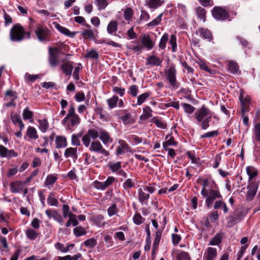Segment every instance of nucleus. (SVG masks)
Listing matches in <instances>:
<instances>
[{
	"instance_id": "c9c22d12",
	"label": "nucleus",
	"mask_w": 260,
	"mask_h": 260,
	"mask_svg": "<svg viewBox=\"0 0 260 260\" xmlns=\"http://www.w3.org/2000/svg\"><path fill=\"white\" fill-rule=\"evenodd\" d=\"M91 220L98 226H103L105 224L104 217L102 215H97L91 218Z\"/></svg>"
},
{
	"instance_id": "5701e85b",
	"label": "nucleus",
	"mask_w": 260,
	"mask_h": 260,
	"mask_svg": "<svg viewBox=\"0 0 260 260\" xmlns=\"http://www.w3.org/2000/svg\"><path fill=\"white\" fill-rule=\"evenodd\" d=\"M54 26L55 28L59 31L61 33L64 34V35L70 37L71 38L74 37L76 35L75 32H71L70 30L61 25L55 22L54 23Z\"/></svg>"
},
{
	"instance_id": "4468645a",
	"label": "nucleus",
	"mask_w": 260,
	"mask_h": 260,
	"mask_svg": "<svg viewBox=\"0 0 260 260\" xmlns=\"http://www.w3.org/2000/svg\"><path fill=\"white\" fill-rule=\"evenodd\" d=\"M258 188V183L255 181L251 182L247 186L248 189L246 200L251 201L255 195Z\"/></svg>"
},
{
	"instance_id": "052dcab7",
	"label": "nucleus",
	"mask_w": 260,
	"mask_h": 260,
	"mask_svg": "<svg viewBox=\"0 0 260 260\" xmlns=\"http://www.w3.org/2000/svg\"><path fill=\"white\" fill-rule=\"evenodd\" d=\"M161 235L162 232L160 231H157L155 232V237L153 243V247H154V248L158 247Z\"/></svg>"
},
{
	"instance_id": "79ce46f5",
	"label": "nucleus",
	"mask_w": 260,
	"mask_h": 260,
	"mask_svg": "<svg viewBox=\"0 0 260 260\" xmlns=\"http://www.w3.org/2000/svg\"><path fill=\"white\" fill-rule=\"evenodd\" d=\"M79 222L77 219V216L75 214H73L69 217V219L66 224V227H70L71 225L74 226L78 225Z\"/></svg>"
},
{
	"instance_id": "0e129e2a",
	"label": "nucleus",
	"mask_w": 260,
	"mask_h": 260,
	"mask_svg": "<svg viewBox=\"0 0 260 260\" xmlns=\"http://www.w3.org/2000/svg\"><path fill=\"white\" fill-rule=\"evenodd\" d=\"M87 135L90 136V138L95 140L99 137L100 128H99L98 130L94 128L90 129L88 130V134Z\"/></svg>"
},
{
	"instance_id": "49530a36",
	"label": "nucleus",
	"mask_w": 260,
	"mask_h": 260,
	"mask_svg": "<svg viewBox=\"0 0 260 260\" xmlns=\"http://www.w3.org/2000/svg\"><path fill=\"white\" fill-rule=\"evenodd\" d=\"M39 129L43 133H45L49 127V124L46 119L38 120Z\"/></svg>"
},
{
	"instance_id": "f257e3e1",
	"label": "nucleus",
	"mask_w": 260,
	"mask_h": 260,
	"mask_svg": "<svg viewBox=\"0 0 260 260\" xmlns=\"http://www.w3.org/2000/svg\"><path fill=\"white\" fill-rule=\"evenodd\" d=\"M81 122L80 117L76 113L75 108L71 105L69 109L68 114L61 120V123L66 128L71 132L74 131V127H77Z\"/></svg>"
},
{
	"instance_id": "9d476101",
	"label": "nucleus",
	"mask_w": 260,
	"mask_h": 260,
	"mask_svg": "<svg viewBox=\"0 0 260 260\" xmlns=\"http://www.w3.org/2000/svg\"><path fill=\"white\" fill-rule=\"evenodd\" d=\"M208 116H212L210 110L203 105L202 107L194 113L195 119L198 121H201L204 118H208Z\"/></svg>"
},
{
	"instance_id": "338daca9",
	"label": "nucleus",
	"mask_w": 260,
	"mask_h": 260,
	"mask_svg": "<svg viewBox=\"0 0 260 260\" xmlns=\"http://www.w3.org/2000/svg\"><path fill=\"white\" fill-rule=\"evenodd\" d=\"M182 106L185 112L189 114H192L195 110L194 107L187 103H183L182 104Z\"/></svg>"
},
{
	"instance_id": "a18cd8bd",
	"label": "nucleus",
	"mask_w": 260,
	"mask_h": 260,
	"mask_svg": "<svg viewBox=\"0 0 260 260\" xmlns=\"http://www.w3.org/2000/svg\"><path fill=\"white\" fill-rule=\"evenodd\" d=\"M253 140L260 143V123H256L254 125L253 130Z\"/></svg>"
},
{
	"instance_id": "5fc2aeb1",
	"label": "nucleus",
	"mask_w": 260,
	"mask_h": 260,
	"mask_svg": "<svg viewBox=\"0 0 260 260\" xmlns=\"http://www.w3.org/2000/svg\"><path fill=\"white\" fill-rule=\"evenodd\" d=\"M74 214L71 212L69 205L64 204L62 205V215L63 217L66 218Z\"/></svg>"
},
{
	"instance_id": "e2e57ef3",
	"label": "nucleus",
	"mask_w": 260,
	"mask_h": 260,
	"mask_svg": "<svg viewBox=\"0 0 260 260\" xmlns=\"http://www.w3.org/2000/svg\"><path fill=\"white\" fill-rule=\"evenodd\" d=\"M95 2L99 10L105 9L108 5L107 0H95Z\"/></svg>"
},
{
	"instance_id": "603ef678",
	"label": "nucleus",
	"mask_w": 260,
	"mask_h": 260,
	"mask_svg": "<svg viewBox=\"0 0 260 260\" xmlns=\"http://www.w3.org/2000/svg\"><path fill=\"white\" fill-rule=\"evenodd\" d=\"M73 232L76 237H80L86 234L85 229L82 226H77L74 229Z\"/></svg>"
},
{
	"instance_id": "393cba45",
	"label": "nucleus",
	"mask_w": 260,
	"mask_h": 260,
	"mask_svg": "<svg viewBox=\"0 0 260 260\" xmlns=\"http://www.w3.org/2000/svg\"><path fill=\"white\" fill-rule=\"evenodd\" d=\"M215 182L212 179H204L202 180V189L201 191L202 196L206 195L207 191H208L207 187L211 186Z\"/></svg>"
},
{
	"instance_id": "ddd939ff",
	"label": "nucleus",
	"mask_w": 260,
	"mask_h": 260,
	"mask_svg": "<svg viewBox=\"0 0 260 260\" xmlns=\"http://www.w3.org/2000/svg\"><path fill=\"white\" fill-rule=\"evenodd\" d=\"M18 156V153L13 149H8L6 147L0 145V157L10 159Z\"/></svg>"
},
{
	"instance_id": "680f3d73",
	"label": "nucleus",
	"mask_w": 260,
	"mask_h": 260,
	"mask_svg": "<svg viewBox=\"0 0 260 260\" xmlns=\"http://www.w3.org/2000/svg\"><path fill=\"white\" fill-rule=\"evenodd\" d=\"M133 220L135 224L140 225L144 222L145 218H144L140 213H136L134 216Z\"/></svg>"
},
{
	"instance_id": "6e6552de",
	"label": "nucleus",
	"mask_w": 260,
	"mask_h": 260,
	"mask_svg": "<svg viewBox=\"0 0 260 260\" xmlns=\"http://www.w3.org/2000/svg\"><path fill=\"white\" fill-rule=\"evenodd\" d=\"M89 150L91 152L103 154L105 156H108L110 154L109 152L104 148L102 144L99 141H92L91 143Z\"/></svg>"
},
{
	"instance_id": "bf43d9fd",
	"label": "nucleus",
	"mask_w": 260,
	"mask_h": 260,
	"mask_svg": "<svg viewBox=\"0 0 260 260\" xmlns=\"http://www.w3.org/2000/svg\"><path fill=\"white\" fill-rule=\"evenodd\" d=\"M152 122L154 123L158 127L165 129L167 127L166 124L159 120L157 117H154L151 119Z\"/></svg>"
},
{
	"instance_id": "f3484780",
	"label": "nucleus",
	"mask_w": 260,
	"mask_h": 260,
	"mask_svg": "<svg viewBox=\"0 0 260 260\" xmlns=\"http://www.w3.org/2000/svg\"><path fill=\"white\" fill-rule=\"evenodd\" d=\"M73 62L70 61H63L60 66V69L62 72L66 75L70 76L72 75L73 71Z\"/></svg>"
},
{
	"instance_id": "de8ad7c7",
	"label": "nucleus",
	"mask_w": 260,
	"mask_h": 260,
	"mask_svg": "<svg viewBox=\"0 0 260 260\" xmlns=\"http://www.w3.org/2000/svg\"><path fill=\"white\" fill-rule=\"evenodd\" d=\"M143 114L141 116V118L143 117L144 119H147L148 118L152 117V109L148 106H145L143 109Z\"/></svg>"
},
{
	"instance_id": "aec40b11",
	"label": "nucleus",
	"mask_w": 260,
	"mask_h": 260,
	"mask_svg": "<svg viewBox=\"0 0 260 260\" xmlns=\"http://www.w3.org/2000/svg\"><path fill=\"white\" fill-rule=\"evenodd\" d=\"M141 42L143 48L145 47L148 50L153 48L154 43L152 41L149 35L146 34L143 35L142 38Z\"/></svg>"
},
{
	"instance_id": "4d7b16f0",
	"label": "nucleus",
	"mask_w": 260,
	"mask_h": 260,
	"mask_svg": "<svg viewBox=\"0 0 260 260\" xmlns=\"http://www.w3.org/2000/svg\"><path fill=\"white\" fill-rule=\"evenodd\" d=\"M127 93L133 97L137 95L139 92V88L136 85H132L128 87Z\"/></svg>"
},
{
	"instance_id": "13d9d810",
	"label": "nucleus",
	"mask_w": 260,
	"mask_h": 260,
	"mask_svg": "<svg viewBox=\"0 0 260 260\" xmlns=\"http://www.w3.org/2000/svg\"><path fill=\"white\" fill-rule=\"evenodd\" d=\"M47 203L50 206H57L58 202L54 196L53 193H50L47 199Z\"/></svg>"
},
{
	"instance_id": "e433bc0d",
	"label": "nucleus",
	"mask_w": 260,
	"mask_h": 260,
	"mask_svg": "<svg viewBox=\"0 0 260 260\" xmlns=\"http://www.w3.org/2000/svg\"><path fill=\"white\" fill-rule=\"evenodd\" d=\"M196 14L197 15L198 18L201 20H203L204 22L206 21V11L205 9L199 7L196 9Z\"/></svg>"
},
{
	"instance_id": "6e6d98bb",
	"label": "nucleus",
	"mask_w": 260,
	"mask_h": 260,
	"mask_svg": "<svg viewBox=\"0 0 260 260\" xmlns=\"http://www.w3.org/2000/svg\"><path fill=\"white\" fill-rule=\"evenodd\" d=\"M23 118L24 120H29L30 122H31L33 120L32 119L33 116L32 112L28 110L27 108L24 109L22 113Z\"/></svg>"
},
{
	"instance_id": "4c0bfd02",
	"label": "nucleus",
	"mask_w": 260,
	"mask_h": 260,
	"mask_svg": "<svg viewBox=\"0 0 260 260\" xmlns=\"http://www.w3.org/2000/svg\"><path fill=\"white\" fill-rule=\"evenodd\" d=\"M26 237L30 240H35L39 235V233L34 229H28L25 231Z\"/></svg>"
},
{
	"instance_id": "c85d7f7f",
	"label": "nucleus",
	"mask_w": 260,
	"mask_h": 260,
	"mask_svg": "<svg viewBox=\"0 0 260 260\" xmlns=\"http://www.w3.org/2000/svg\"><path fill=\"white\" fill-rule=\"evenodd\" d=\"M146 60L148 64L155 66H159L162 63V60L154 55H151L148 57L146 59Z\"/></svg>"
},
{
	"instance_id": "a878e982",
	"label": "nucleus",
	"mask_w": 260,
	"mask_h": 260,
	"mask_svg": "<svg viewBox=\"0 0 260 260\" xmlns=\"http://www.w3.org/2000/svg\"><path fill=\"white\" fill-rule=\"evenodd\" d=\"M152 94V92L149 91L140 94L137 98V103L134 106H140Z\"/></svg>"
},
{
	"instance_id": "1a4fd4ad",
	"label": "nucleus",
	"mask_w": 260,
	"mask_h": 260,
	"mask_svg": "<svg viewBox=\"0 0 260 260\" xmlns=\"http://www.w3.org/2000/svg\"><path fill=\"white\" fill-rule=\"evenodd\" d=\"M115 181L114 177L112 176L108 177L107 180L104 182H100L98 180H95L92 183V186L95 188L104 190L107 187L112 185Z\"/></svg>"
},
{
	"instance_id": "cd10ccee",
	"label": "nucleus",
	"mask_w": 260,
	"mask_h": 260,
	"mask_svg": "<svg viewBox=\"0 0 260 260\" xmlns=\"http://www.w3.org/2000/svg\"><path fill=\"white\" fill-rule=\"evenodd\" d=\"M119 112L123 113H125L124 115L120 117V119L124 124H130L133 122V119L131 114L129 113H127L126 110H120Z\"/></svg>"
},
{
	"instance_id": "7ed1b4c3",
	"label": "nucleus",
	"mask_w": 260,
	"mask_h": 260,
	"mask_svg": "<svg viewBox=\"0 0 260 260\" xmlns=\"http://www.w3.org/2000/svg\"><path fill=\"white\" fill-rule=\"evenodd\" d=\"M156 189L153 186H145L138 190V200L141 204H147V201L150 198V193H153Z\"/></svg>"
},
{
	"instance_id": "2f4dec72",
	"label": "nucleus",
	"mask_w": 260,
	"mask_h": 260,
	"mask_svg": "<svg viewBox=\"0 0 260 260\" xmlns=\"http://www.w3.org/2000/svg\"><path fill=\"white\" fill-rule=\"evenodd\" d=\"M239 100L242 106L241 113L242 114H244L245 112L247 111V108L249 105V100L246 98H244L242 93H240Z\"/></svg>"
},
{
	"instance_id": "423d86ee",
	"label": "nucleus",
	"mask_w": 260,
	"mask_h": 260,
	"mask_svg": "<svg viewBox=\"0 0 260 260\" xmlns=\"http://www.w3.org/2000/svg\"><path fill=\"white\" fill-rule=\"evenodd\" d=\"M212 15L216 20L219 21H224L225 20H231L230 15L228 12L224 9L220 7H214L212 9Z\"/></svg>"
},
{
	"instance_id": "dca6fc26",
	"label": "nucleus",
	"mask_w": 260,
	"mask_h": 260,
	"mask_svg": "<svg viewBox=\"0 0 260 260\" xmlns=\"http://www.w3.org/2000/svg\"><path fill=\"white\" fill-rule=\"evenodd\" d=\"M99 138L105 145L111 143L113 142V139L111 137L109 133L107 131L102 128H100Z\"/></svg>"
},
{
	"instance_id": "b1692460",
	"label": "nucleus",
	"mask_w": 260,
	"mask_h": 260,
	"mask_svg": "<svg viewBox=\"0 0 260 260\" xmlns=\"http://www.w3.org/2000/svg\"><path fill=\"white\" fill-rule=\"evenodd\" d=\"M23 184L22 181H17L12 182L10 184L11 191L14 193L20 192L21 190H22Z\"/></svg>"
},
{
	"instance_id": "7c9ffc66",
	"label": "nucleus",
	"mask_w": 260,
	"mask_h": 260,
	"mask_svg": "<svg viewBox=\"0 0 260 260\" xmlns=\"http://www.w3.org/2000/svg\"><path fill=\"white\" fill-rule=\"evenodd\" d=\"M223 233H219L216 234L209 241L210 245H218L219 244L222 239Z\"/></svg>"
},
{
	"instance_id": "9b49d317",
	"label": "nucleus",
	"mask_w": 260,
	"mask_h": 260,
	"mask_svg": "<svg viewBox=\"0 0 260 260\" xmlns=\"http://www.w3.org/2000/svg\"><path fill=\"white\" fill-rule=\"evenodd\" d=\"M17 98V94L15 91L12 90H8L6 91L5 94L4 99L9 102L6 104V106L7 107L15 106L16 104L15 100Z\"/></svg>"
},
{
	"instance_id": "c756f323",
	"label": "nucleus",
	"mask_w": 260,
	"mask_h": 260,
	"mask_svg": "<svg viewBox=\"0 0 260 260\" xmlns=\"http://www.w3.org/2000/svg\"><path fill=\"white\" fill-rule=\"evenodd\" d=\"M57 180V177L55 174L48 175L44 182V185L48 187L49 188L55 183Z\"/></svg>"
},
{
	"instance_id": "2eb2a0df",
	"label": "nucleus",
	"mask_w": 260,
	"mask_h": 260,
	"mask_svg": "<svg viewBox=\"0 0 260 260\" xmlns=\"http://www.w3.org/2000/svg\"><path fill=\"white\" fill-rule=\"evenodd\" d=\"M119 145L117 146L116 154L118 155L124 153L125 152H132V150L127 143L122 140L118 142Z\"/></svg>"
},
{
	"instance_id": "bb28decb",
	"label": "nucleus",
	"mask_w": 260,
	"mask_h": 260,
	"mask_svg": "<svg viewBox=\"0 0 260 260\" xmlns=\"http://www.w3.org/2000/svg\"><path fill=\"white\" fill-rule=\"evenodd\" d=\"M229 71L233 74L240 73L239 67L237 63L234 61L230 60L228 63Z\"/></svg>"
},
{
	"instance_id": "09e8293b",
	"label": "nucleus",
	"mask_w": 260,
	"mask_h": 260,
	"mask_svg": "<svg viewBox=\"0 0 260 260\" xmlns=\"http://www.w3.org/2000/svg\"><path fill=\"white\" fill-rule=\"evenodd\" d=\"M163 3L160 0H149L148 1V5L151 9H156L160 6Z\"/></svg>"
},
{
	"instance_id": "37998d69",
	"label": "nucleus",
	"mask_w": 260,
	"mask_h": 260,
	"mask_svg": "<svg viewBox=\"0 0 260 260\" xmlns=\"http://www.w3.org/2000/svg\"><path fill=\"white\" fill-rule=\"evenodd\" d=\"M11 120L13 122L16 124H18L19 125V127L20 128V131H22L24 128V124L23 123L20 116L17 114H15L11 115Z\"/></svg>"
},
{
	"instance_id": "6ab92c4d",
	"label": "nucleus",
	"mask_w": 260,
	"mask_h": 260,
	"mask_svg": "<svg viewBox=\"0 0 260 260\" xmlns=\"http://www.w3.org/2000/svg\"><path fill=\"white\" fill-rule=\"evenodd\" d=\"M199 35L204 39L207 40L209 42H211L212 39V35L210 30L203 27H199L198 29Z\"/></svg>"
},
{
	"instance_id": "58836bf2",
	"label": "nucleus",
	"mask_w": 260,
	"mask_h": 260,
	"mask_svg": "<svg viewBox=\"0 0 260 260\" xmlns=\"http://www.w3.org/2000/svg\"><path fill=\"white\" fill-rule=\"evenodd\" d=\"M118 101V97L116 95H113L112 97L107 99L106 101L109 108L110 109H113L117 106Z\"/></svg>"
},
{
	"instance_id": "72a5a7b5",
	"label": "nucleus",
	"mask_w": 260,
	"mask_h": 260,
	"mask_svg": "<svg viewBox=\"0 0 260 260\" xmlns=\"http://www.w3.org/2000/svg\"><path fill=\"white\" fill-rule=\"evenodd\" d=\"M118 22L116 20H111L108 24L107 28V31L109 34H113L117 30Z\"/></svg>"
},
{
	"instance_id": "f704fd0d",
	"label": "nucleus",
	"mask_w": 260,
	"mask_h": 260,
	"mask_svg": "<svg viewBox=\"0 0 260 260\" xmlns=\"http://www.w3.org/2000/svg\"><path fill=\"white\" fill-rule=\"evenodd\" d=\"M246 171L249 176V181H251L253 178L255 177L257 175V170L253 167H247Z\"/></svg>"
},
{
	"instance_id": "69168bd1",
	"label": "nucleus",
	"mask_w": 260,
	"mask_h": 260,
	"mask_svg": "<svg viewBox=\"0 0 260 260\" xmlns=\"http://www.w3.org/2000/svg\"><path fill=\"white\" fill-rule=\"evenodd\" d=\"M81 35L83 37H87L90 39H93L94 38V35L93 30L90 29H84L83 31H82Z\"/></svg>"
},
{
	"instance_id": "0eeeda50",
	"label": "nucleus",
	"mask_w": 260,
	"mask_h": 260,
	"mask_svg": "<svg viewBox=\"0 0 260 260\" xmlns=\"http://www.w3.org/2000/svg\"><path fill=\"white\" fill-rule=\"evenodd\" d=\"M35 34L40 41H49V37L50 36V31L45 26H38L35 30Z\"/></svg>"
},
{
	"instance_id": "c03bdc74",
	"label": "nucleus",
	"mask_w": 260,
	"mask_h": 260,
	"mask_svg": "<svg viewBox=\"0 0 260 260\" xmlns=\"http://www.w3.org/2000/svg\"><path fill=\"white\" fill-rule=\"evenodd\" d=\"M212 116H208V118H204L201 121H198L199 124L200 123L201 127L203 129H207L210 126L209 122L211 120Z\"/></svg>"
},
{
	"instance_id": "39448f33",
	"label": "nucleus",
	"mask_w": 260,
	"mask_h": 260,
	"mask_svg": "<svg viewBox=\"0 0 260 260\" xmlns=\"http://www.w3.org/2000/svg\"><path fill=\"white\" fill-rule=\"evenodd\" d=\"M177 71L175 65L172 64L168 69L164 71L165 76L167 80H168L170 85L173 87H176L177 81L176 80Z\"/></svg>"
},
{
	"instance_id": "f8f14e48",
	"label": "nucleus",
	"mask_w": 260,
	"mask_h": 260,
	"mask_svg": "<svg viewBox=\"0 0 260 260\" xmlns=\"http://www.w3.org/2000/svg\"><path fill=\"white\" fill-rule=\"evenodd\" d=\"M58 50L57 48H49V62L52 67H55L58 64Z\"/></svg>"
},
{
	"instance_id": "473e14b6",
	"label": "nucleus",
	"mask_w": 260,
	"mask_h": 260,
	"mask_svg": "<svg viewBox=\"0 0 260 260\" xmlns=\"http://www.w3.org/2000/svg\"><path fill=\"white\" fill-rule=\"evenodd\" d=\"M26 135L31 139L36 140L39 138L37 129L31 126L28 127Z\"/></svg>"
},
{
	"instance_id": "774afa93",
	"label": "nucleus",
	"mask_w": 260,
	"mask_h": 260,
	"mask_svg": "<svg viewBox=\"0 0 260 260\" xmlns=\"http://www.w3.org/2000/svg\"><path fill=\"white\" fill-rule=\"evenodd\" d=\"M178 260H190L188 253L185 251H181L178 254Z\"/></svg>"
},
{
	"instance_id": "f03ea898",
	"label": "nucleus",
	"mask_w": 260,
	"mask_h": 260,
	"mask_svg": "<svg viewBox=\"0 0 260 260\" xmlns=\"http://www.w3.org/2000/svg\"><path fill=\"white\" fill-rule=\"evenodd\" d=\"M30 38V32L25 31L23 26L19 23L15 24L10 29V39L12 42H20Z\"/></svg>"
},
{
	"instance_id": "a19ab883",
	"label": "nucleus",
	"mask_w": 260,
	"mask_h": 260,
	"mask_svg": "<svg viewBox=\"0 0 260 260\" xmlns=\"http://www.w3.org/2000/svg\"><path fill=\"white\" fill-rule=\"evenodd\" d=\"M228 220L227 226L231 228L239 222L241 218L238 216H231L228 218Z\"/></svg>"
},
{
	"instance_id": "3c124183",
	"label": "nucleus",
	"mask_w": 260,
	"mask_h": 260,
	"mask_svg": "<svg viewBox=\"0 0 260 260\" xmlns=\"http://www.w3.org/2000/svg\"><path fill=\"white\" fill-rule=\"evenodd\" d=\"M136 180L132 179H127L123 183V187L125 190H128L131 188L134 187L135 185Z\"/></svg>"
},
{
	"instance_id": "20e7f679",
	"label": "nucleus",
	"mask_w": 260,
	"mask_h": 260,
	"mask_svg": "<svg viewBox=\"0 0 260 260\" xmlns=\"http://www.w3.org/2000/svg\"><path fill=\"white\" fill-rule=\"evenodd\" d=\"M203 196L206 197L205 204L208 208L211 207L214 200L222 199L219 190L216 189H210L207 191L206 195Z\"/></svg>"
},
{
	"instance_id": "8fccbe9b",
	"label": "nucleus",
	"mask_w": 260,
	"mask_h": 260,
	"mask_svg": "<svg viewBox=\"0 0 260 260\" xmlns=\"http://www.w3.org/2000/svg\"><path fill=\"white\" fill-rule=\"evenodd\" d=\"M169 40V35L165 33L161 38L158 46L160 49L163 50L166 47V43Z\"/></svg>"
},
{
	"instance_id": "864d4df0",
	"label": "nucleus",
	"mask_w": 260,
	"mask_h": 260,
	"mask_svg": "<svg viewBox=\"0 0 260 260\" xmlns=\"http://www.w3.org/2000/svg\"><path fill=\"white\" fill-rule=\"evenodd\" d=\"M177 39L176 37L174 35H172L170 37V40L169 41V44L172 47V51L173 52H175L177 51Z\"/></svg>"
},
{
	"instance_id": "ea45409f",
	"label": "nucleus",
	"mask_w": 260,
	"mask_h": 260,
	"mask_svg": "<svg viewBox=\"0 0 260 260\" xmlns=\"http://www.w3.org/2000/svg\"><path fill=\"white\" fill-rule=\"evenodd\" d=\"M118 212L119 210L115 203L112 204L107 209V213L109 217L116 215Z\"/></svg>"
},
{
	"instance_id": "4be33fe9",
	"label": "nucleus",
	"mask_w": 260,
	"mask_h": 260,
	"mask_svg": "<svg viewBox=\"0 0 260 260\" xmlns=\"http://www.w3.org/2000/svg\"><path fill=\"white\" fill-rule=\"evenodd\" d=\"M216 256L217 250L215 248H207L204 254V257L205 260H214Z\"/></svg>"
},
{
	"instance_id": "412c9836",
	"label": "nucleus",
	"mask_w": 260,
	"mask_h": 260,
	"mask_svg": "<svg viewBox=\"0 0 260 260\" xmlns=\"http://www.w3.org/2000/svg\"><path fill=\"white\" fill-rule=\"evenodd\" d=\"M55 143L56 149L65 148L68 145L67 138L63 136H57L55 138Z\"/></svg>"
},
{
	"instance_id": "a211bd4d",
	"label": "nucleus",
	"mask_w": 260,
	"mask_h": 260,
	"mask_svg": "<svg viewBox=\"0 0 260 260\" xmlns=\"http://www.w3.org/2000/svg\"><path fill=\"white\" fill-rule=\"evenodd\" d=\"M64 155L66 158H72L75 162L78 158L77 148L71 147L67 148L64 151Z\"/></svg>"
}]
</instances>
